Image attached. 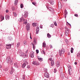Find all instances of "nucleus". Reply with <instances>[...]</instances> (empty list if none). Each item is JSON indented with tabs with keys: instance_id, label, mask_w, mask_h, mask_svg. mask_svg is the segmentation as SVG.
<instances>
[{
	"instance_id": "obj_46",
	"label": "nucleus",
	"mask_w": 80,
	"mask_h": 80,
	"mask_svg": "<svg viewBox=\"0 0 80 80\" xmlns=\"http://www.w3.org/2000/svg\"><path fill=\"white\" fill-rule=\"evenodd\" d=\"M49 9L50 10H52V8L51 7H49Z\"/></svg>"
},
{
	"instance_id": "obj_7",
	"label": "nucleus",
	"mask_w": 80,
	"mask_h": 80,
	"mask_svg": "<svg viewBox=\"0 0 80 80\" xmlns=\"http://www.w3.org/2000/svg\"><path fill=\"white\" fill-rule=\"evenodd\" d=\"M69 30H66L65 31V35L66 36H68V34H69Z\"/></svg>"
},
{
	"instance_id": "obj_57",
	"label": "nucleus",
	"mask_w": 80,
	"mask_h": 80,
	"mask_svg": "<svg viewBox=\"0 0 80 80\" xmlns=\"http://www.w3.org/2000/svg\"><path fill=\"white\" fill-rule=\"evenodd\" d=\"M65 40L66 42H68V40L67 39H65Z\"/></svg>"
},
{
	"instance_id": "obj_60",
	"label": "nucleus",
	"mask_w": 80,
	"mask_h": 80,
	"mask_svg": "<svg viewBox=\"0 0 80 80\" xmlns=\"http://www.w3.org/2000/svg\"><path fill=\"white\" fill-rule=\"evenodd\" d=\"M42 51H43V53L44 54H45V52H44V51L43 50Z\"/></svg>"
},
{
	"instance_id": "obj_24",
	"label": "nucleus",
	"mask_w": 80,
	"mask_h": 80,
	"mask_svg": "<svg viewBox=\"0 0 80 80\" xmlns=\"http://www.w3.org/2000/svg\"><path fill=\"white\" fill-rule=\"evenodd\" d=\"M47 37L49 38H51V35L49 33H48L47 34Z\"/></svg>"
},
{
	"instance_id": "obj_30",
	"label": "nucleus",
	"mask_w": 80,
	"mask_h": 80,
	"mask_svg": "<svg viewBox=\"0 0 80 80\" xmlns=\"http://www.w3.org/2000/svg\"><path fill=\"white\" fill-rule=\"evenodd\" d=\"M60 63H58V62H57L56 64V65L57 67H58L59 66H60Z\"/></svg>"
},
{
	"instance_id": "obj_38",
	"label": "nucleus",
	"mask_w": 80,
	"mask_h": 80,
	"mask_svg": "<svg viewBox=\"0 0 80 80\" xmlns=\"http://www.w3.org/2000/svg\"><path fill=\"white\" fill-rule=\"evenodd\" d=\"M50 27L53 28V27H54V25H53V24H52L50 25Z\"/></svg>"
},
{
	"instance_id": "obj_40",
	"label": "nucleus",
	"mask_w": 80,
	"mask_h": 80,
	"mask_svg": "<svg viewBox=\"0 0 80 80\" xmlns=\"http://www.w3.org/2000/svg\"><path fill=\"white\" fill-rule=\"evenodd\" d=\"M9 40H10V41H11L12 40V37H9Z\"/></svg>"
},
{
	"instance_id": "obj_56",
	"label": "nucleus",
	"mask_w": 80,
	"mask_h": 80,
	"mask_svg": "<svg viewBox=\"0 0 80 80\" xmlns=\"http://www.w3.org/2000/svg\"><path fill=\"white\" fill-rule=\"evenodd\" d=\"M67 23L69 25H71V24H70V23H69L68 22H67Z\"/></svg>"
},
{
	"instance_id": "obj_41",
	"label": "nucleus",
	"mask_w": 80,
	"mask_h": 80,
	"mask_svg": "<svg viewBox=\"0 0 80 80\" xmlns=\"http://www.w3.org/2000/svg\"><path fill=\"white\" fill-rule=\"evenodd\" d=\"M65 30H68V28H67V27H65Z\"/></svg>"
},
{
	"instance_id": "obj_39",
	"label": "nucleus",
	"mask_w": 80,
	"mask_h": 80,
	"mask_svg": "<svg viewBox=\"0 0 80 80\" xmlns=\"http://www.w3.org/2000/svg\"><path fill=\"white\" fill-rule=\"evenodd\" d=\"M44 71H45V72H47V71H48L47 69L46 68H44Z\"/></svg>"
},
{
	"instance_id": "obj_5",
	"label": "nucleus",
	"mask_w": 80,
	"mask_h": 80,
	"mask_svg": "<svg viewBox=\"0 0 80 80\" xmlns=\"http://www.w3.org/2000/svg\"><path fill=\"white\" fill-rule=\"evenodd\" d=\"M32 64L35 65H39L40 63L37 61H33L32 62Z\"/></svg>"
},
{
	"instance_id": "obj_13",
	"label": "nucleus",
	"mask_w": 80,
	"mask_h": 80,
	"mask_svg": "<svg viewBox=\"0 0 80 80\" xmlns=\"http://www.w3.org/2000/svg\"><path fill=\"white\" fill-rule=\"evenodd\" d=\"M68 14V12H67V10H65V11L64 12L65 18H66V17H67V16Z\"/></svg>"
},
{
	"instance_id": "obj_34",
	"label": "nucleus",
	"mask_w": 80,
	"mask_h": 80,
	"mask_svg": "<svg viewBox=\"0 0 80 80\" xmlns=\"http://www.w3.org/2000/svg\"><path fill=\"white\" fill-rule=\"evenodd\" d=\"M80 53H78L77 54V57H80Z\"/></svg>"
},
{
	"instance_id": "obj_27",
	"label": "nucleus",
	"mask_w": 80,
	"mask_h": 80,
	"mask_svg": "<svg viewBox=\"0 0 80 80\" xmlns=\"http://www.w3.org/2000/svg\"><path fill=\"white\" fill-rule=\"evenodd\" d=\"M4 20V16H1V20L0 21V22H2V20Z\"/></svg>"
},
{
	"instance_id": "obj_3",
	"label": "nucleus",
	"mask_w": 80,
	"mask_h": 80,
	"mask_svg": "<svg viewBox=\"0 0 80 80\" xmlns=\"http://www.w3.org/2000/svg\"><path fill=\"white\" fill-rule=\"evenodd\" d=\"M65 52V49H62L61 50H59V53L60 56H62V54H63Z\"/></svg>"
},
{
	"instance_id": "obj_1",
	"label": "nucleus",
	"mask_w": 80,
	"mask_h": 80,
	"mask_svg": "<svg viewBox=\"0 0 80 80\" xmlns=\"http://www.w3.org/2000/svg\"><path fill=\"white\" fill-rule=\"evenodd\" d=\"M7 63H9L10 65H12L13 64V61L12 60H10V57L9 56L7 58Z\"/></svg>"
},
{
	"instance_id": "obj_15",
	"label": "nucleus",
	"mask_w": 80,
	"mask_h": 80,
	"mask_svg": "<svg viewBox=\"0 0 80 80\" xmlns=\"http://www.w3.org/2000/svg\"><path fill=\"white\" fill-rule=\"evenodd\" d=\"M49 3L51 4V5H53L54 4V1L53 0H51L49 1Z\"/></svg>"
},
{
	"instance_id": "obj_36",
	"label": "nucleus",
	"mask_w": 80,
	"mask_h": 80,
	"mask_svg": "<svg viewBox=\"0 0 80 80\" xmlns=\"http://www.w3.org/2000/svg\"><path fill=\"white\" fill-rule=\"evenodd\" d=\"M36 42H37V40H36V39H34L33 42L35 44H36Z\"/></svg>"
},
{
	"instance_id": "obj_22",
	"label": "nucleus",
	"mask_w": 80,
	"mask_h": 80,
	"mask_svg": "<svg viewBox=\"0 0 80 80\" xmlns=\"http://www.w3.org/2000/svg\"><path fill=\"white\" fill-rule=\"evenodd\" d=\"M32 26H33V27H37V24L33 23H32Z\"/></svg>"
},
{
	"instance_id": "obj_58",
	"label": "nucleus",
	"mask_w": 80,
	"mask_h": 80,
	"mask_svg": "<svg viewBox=\"0 0 80 80\" xmlns=\"http://www.w3.org/2000/svg\"><path fill=\"white\" fill-rule=\"evenodd\" d=\"M74 64H75V65H77V62H74Z\"/></svg>"
},
{
	"instance_id": "obj_6",
	"label": "nucleus",
	"mask_w": 80,
	"mask_h": 80,
	"mask_svg": "<svg viewBox=\"0 0 80 80\" xmlns=\"http://www.w3.org/2000/svg\"><path fill=\"white\" fill-rule=\"evenodd\" d=\"M6 48L7 49H9V48H11V47L12 46L11 44H7L6 45Z\"/></svg>"
},
{
	"instance_id": "obj_32",
	"label": "nucleus",
	"mask_w": 80,
	"mask_h": 80,
	"mask_svg": "<svg viewBox=\"0 0 80 80\" xmlns=\"http://www.w3.org/2000/svg\"><path fill=\"white\" fill-rule=\"evenodd\" d=\"M73 48H71V53H73Z\"/></svg>"
},
{
	"instance_id": "obj_49",
	"label": "nucleus",
	"mask_w": 80,
	"mask_h": 80,
	"mask_svg": "<svg viewBox=\"0 0 80 80\" xmlns=\"http://www.w3.org/2000/svg\"><path fill=\"white\" fill-rule=\"evenodd\" d=\"M27 68H30V66L29 65L27 67Z\"/></svg>"
},
{
	"instance_id": "obj_62",
	"label": "nucleus",
	"mask_w": 80,
	"mask_h": 80,
	"mask_svg": "<svg viewBox=\"0 0 80 80\" xmlns=\"http://www.w3.org/2000/svg\"><path fill=\"white\" fill-rule=\"evenodd\" d=\"M2 68V66L0 64V68Z\"/></svg>"
},
{
	"instance_id": "obj_8",
	"label": "nucleus",
	"mask_w": 80,
	"mask_h": 80,
	"mask_svg": "<svg viewBox=\"0 0 80 80\" xmlns=\"http://www.w3.org/2000/svg\"><path fill=\"white\" fill-rule=\"evenodd\" d=\"M28 13L27 11H25L24 12V17L25 18L26 17H28Z\"/></svg>"
},
{
	"instance_id": "obj_52",
	"label": "nucleus",
	"mask_w": 80,
	"mask_h": 80,
	"mask_svg": "<svg viewBox=\"0 0 80 80\" xmlns=\"http://www.w3.org/2000/svg\"><path fill=\"white\" fill-rule=\"evenodd\" d=\"M30 38L31 39H32V38L31 37V33H30Z\"/></svg>"
},
{
	"instance_id": "obj_59",
	"label": "nucleus",
	"mask_w": 80,
	"mask_h": 80,
	"mask_svg": "<svg viewBox=\"0 0 80 80\" xmlns=\"http://www.w3.org/2000/svg\"><path fill=\"white\" fill-rule=\"evenodd\" d=\"M70 71L68 72H69V75H71V73H70Z\"/></svg>"
},
{
	"instance_id": "obj_31",
	"label": "nucleus",
	"mask_w": 80,
	"mask_h": 80,
	"mask_svg": "<svg viewBox=\"0 0 80 80\" xmlns=\"http://www.w3.org/2000/svg\"><path fill=\"white\" fill-rule=\"evenodd\" d=\"M20 42H18L17 44V48H18V47H19V46H20Z\"/></svg>"
},
{
	"instance_id": "obj_28",
	"label": "nucleus",
	"mask_w": 80,
	"mask_h": 80,
	"mask_svg": "<svg viewBox=\"0 0 80 80\" xmlns=\"http://www.w3.org/2000/svg\"><path fill=\"white\" fill-rule=\"evenodd\" d=\"M27 41H24L23 42V43L24 45H27Z\"/></svg>"
},
{
	"instance_id": "obj_9",
	"label": "nucleus",
	"mask_w": 80,
	"mask_h": 80,
	"mask_svg": "<svg viewBox=\"0 0 80 80\" xmlns=\"http://www.w3.org/2000/svg\"><path fill=\"white\" fill-rule=\"evenodd\" d=\"M25 20H26L24 19V18H20L19 19V21L20 22H23V21H25Z\"/></svg>"
},
{
	"instance_id": "obj_12",
	"label": "nucleus",
	"mask_w": 80,
	"mask_h": 80,
	"mask_svg": "<svg viewBox=\"0 0 80 80\" xmlns=\"http://www.w3.org/2000/svg\"><path fill=\"white\" fill-rule=\"evenodd\" d=\"M39 27L38 26L36 28V34H38V32H39Z\"/></svg>"
},
{
	"instance_id": "obj_47",
	"label": "nucleus",
	"mask_w": 80,
	"mask_h": 80,
	"mask_svg": "<svg viewBox=\"0 0 80 80\" xmlns=\"http://www.w3.org/2000/svg\"><path fill=\"white\" fill-rule=\"evenodd\" d=\"M50 47L51 48H53V47L52 46V45L51 44L50 45Z\"/></svg>"
},
{
	"instance_id": "obj_44",
	"label": "nucleus",
	"mask_w": 80,
	"mask_h": 80,
	"mask_svg": "<svg viewBox=\"0 0 80 80\" xmlns=\"http://www.w3.org/2000/svg\"><path fill=\"white\" fill-rule=\"evenodd\" d=\"M49 60L50 61H53L52 60V58H49L48 59V61H49Z\"/></svg>"
},
{
	"instance_id": "obj_25",
	"label": "nucleus",
	"mask_w": 80,
	"mask_h": 80,
	"mask_svg": "<svg viewBox=\"0 0 80 80\" xmlns=\"http://www.w3.org/2000/svg\"><path fill=\"white\" fill-rule=\"evenodd\" d=\"M34 53L33 52L32 54H31L30 56L32 58H33L34 57V54H33Z\"/></svg>"
},
{
	"instance_id": "obj_17",
	"label": "nucleus",
	"mask_w": 80,
	"mask_h": 80,
	"mask_svg": "<svg viewBox=\"0 0 80 80\" xmlns=\"http://www.w3.org/2000/svg\"><path fill=\"white\" fill-rule=\"evenodd\" d=\"M68 72H72V68H71V67L70 66L69 67H68Z\"/></svg>"
},
{
	"instance_id": "obj_14",
	"label": "nucleus",
	"mask_w": 80,
	"mask_h": 80,
	"mask_svg": "<svg viewBox=\"0 0 80 80\" xmlns=\"http://www.w3.org/2000/svg\"><path fill=\"white\" fill-rule=\"evenodd\" d=\"M14 66L16 68H18V64L17 62L15 63H14Z\"/></svg>"
},
{
	"instance_id": "obj_11",
	"label": "nucleus",
	"mask_w": 80,
	"mask_h": 80,
	"mask_svg": "<svg viewBox=\"0 0 80 80\" xmlns=\"http://www.w3.org/2000/svg\"><path fill=\"white\" fill-rule=\"evenodd\" d=\"M44 77H47V78H49V75H48V74L47 73V72H46L44 74Z\"/></svg>"
},
{
	"instance_id": "obj_55",
	"label": "nucleus",
	"mask_w": 80,
	"mask_h": 80,
	"mask_svg": "<svg viewBox=\"0 0 80 80\" xmlns=\"http://www.w3.org/2000/svg\"><path fill=\"white\" fill-rule=\"evenodd\" d=\"M40 28H42V25H41L40 26Z\"/></svg>"
},
{
	"instance_id": "obj_50",
	"label": "nucleus",
	"mask_w": 80,
	"mask_h": 80,
	"mask_svg": "<svg viewBox=\"0 0 80 80\" xmlns=\"http://www.w3.org/2000/svg\"><path fill=\"white\" fill-rule=\"evenodd\" d=\"M74 16H75V17H77L78 16V14H76L74 15Z\"/></svg>"
},
{
	"instance_id": "obj_37",
	"label": "nucleus",
	"mask_w": 80,
	"mask_h": 80,
	"mask_svg": "<svg viewBox=\"0 0 80 80\" xmlns=\"http://www.w3.org/2000/svg\"><path fill=\"white\" fill-rule=\"evenodd\" d=\"M20 7L21 8H23V4H21L20 5Z\"/></svg>"
},
{
	"instance_id": "obj_2",
	"label": "nucleus",
	"mask_w": 80,
	"mask_h": 80,
	"mask_svg": "<svg viewBox=\"0 0 80 80\" xmlns=\"http://www.w3.org/2000/svg\"><path fill=\"white\" fill-rule=\"evenodd\" d=\"M19 55L20 57H22L23 58H27L28 57L27 55L23 52H19Z\"/></svg>"
},
{
	"instance_id": "obj_18",
	"label": "nucleus",
	"mask_w": 80,
	"mask_h": 80,
	"mask_svg": "<svg viewBox=\"0 0 80 80\" xmlns=\"http://www.w3.org/2000/svg\"><path fill=\"white\" fill-rule=\"evenodd\" d=\"M42 47L45 48L46 47V43L45 42H43L42 43Z\"/></svg>"
},
{
	"instance_id": "obj_19",
	"label": "nucleus",
	"mask_w": 80,
	"mask_h": 80,
	"mask_svg": "<svg viewBox=\"0 0 80 80\" xmlns=\"http://www.w3.org/2000/svg\"><path fill=\"white\" fill-rule=\"evenodd\" d=\"M54 65V61H52L51 62V65L52 66H53Z\"/></svg>"
},
{
	"instance_id": "obj_54",
	"label": "nucleus",
	"mask_w": 80,
	"mask_h": 80,
	"mask_svg": "<svg viewBox=\"0 0 80 80\" xmlns=\"http://www.w3.org/2000/svg\"><path fill=\"white\" fill-rule=\"evenodd\" d=\"M24 23L25 24V25L27 24V22H24Z\"/></svg>"
},
{
	"instance_id": "obj_33",
	"label": "nucleus",
	"mask_w": 80,
	"mask_h": 80,
	"mask_svg": "<svg viewBox=\"0 0 80 80\" xmlns=\"http://www.w3.org/2000/svg\"><path fill=\"white\" fill-rule=\"evenodd\" d=\"M60 72H63V68H60Z\"/></svg>"
},
{
	"instance_id": "obj_51",
	"label": "nucleus",
	"mask_w": 80,
	"mask_h": 80,
	"mask_svg": "<svg viewBox=\"0 0 80 80\" xmlns=\"http://www.w3.org/2000/svg\"><path fill=\"white\" fill-rule=\"evenodd\" d=\"M12 10H15V8H13L12 9Z\"/></svg>"
},
{
	"instance_id": "obj_64",
	"label": "nucleus",
	"mask_w": 80,
	"mask_h": 80,
	"mask_svg": "<svg viewBox=\"0 0 80 80\" xmlns=\"http://www.w3.org/2000/svg\"><path fill=\"white\" fill-rule=\"evenodd\" d=\"M1 49V48L0 47V50Z\"/></svg>"
},
{
	"instance_id": "obj_10",
	"label": "nucleus",
	"mask_w": 80,
	"mask_h": 80,
	"mask_svg": "<svg viewBox=\"0 0 80 80\" xmlns=\"http://www.w3.org/2000/svg\"><path fill=\"white\" fill-rule=\"evenodd\" d=\"M15 72V70L13 68H12L11 70L10 71V73L11 75L13 74V72Z\"/></svg>"
},
{
	"instance_id": "obj_23",
	"label": "nucleus",
	"mask_w": 80,
	"mask_h": 80,
	"mask_svg": "<svg viewBox=\"0 0 80 80\" xmlns=\"http://www.w3.org/2000/svg\"><path fill=\"white\" fill-rule=\"evenodd\" d=\"M23 62L24 63H25V64H28V62H27V60L25 59L24 60Z\"/></svg>"
},
{
	"instance_id": "obj_29",
	"label": "nucleus",
	"mask_w": 80,
	"mask_h": 80,
	"mask_svg": "<svg viewBox=\"0 0 80 80\" xmlns=\"http://www.w3.org/2000/svg\"><path fill=\"white\" fill-rule=\"evenodd\" d=\"M38 59L39 61H40V62H42V61H43V58H38Z\"/></svg>"
},
{
	"instance_id": "obj_48",
	"label": "nucleus",
	"mask_w": 80,
	"mask_h": 80,
	"mask_svg": "<svg viewBox=\"0 0 80 80\" xmlns=\"http://www.w3.org/2000/svg\"><path fill=\"white\" fill-rule=\"evenodd\" d=\"M57 72V70H56V69H54V73H55V72Z\"/></svg>"
},
{
	"instance_id": "obj_63",
	"label": "nucleus",
	"mask_w": 80,
	"mask_h": 80,
	"mask_svg": "<svg viewBox=\"0 0 80 80\" xmlns=\"http://www.w3.org/2000/svg\"><path fill=\"white\" fill-rule=\"evenodd\" d=\"M28 52V50H27L26 52L27 53V52Z\"/></svg>"
},
{
	"instance_id": "obj_26",
	"label": "nucleus",
	"mask_w": 80,
	"mask_h": 80,
	"mask_svg": "<svg viewBox=\"0 0 80 80\" xmlns=\"http://www.w3.org/2000/svg\"><path fill=\"white\" fill-rule=\"evenodd\" d=\"M26 66V64L25 63H23V64L22 67V68H25V66Z\"/></svg>"
},
{
	"instance_id": "obj_45",
	"label": "nucleus",
	"mask_w": 80,
	"mask_h": 80,
	"mask_svg": "<svg viewBox=\"0 0 80 80\" xmlns=\"http://www.w3.org/2000/svg\"><path fill=\"white\" fill-rule=\"evenodd\" d=\"M32 4L34 5H36V3H35L34 2H32Z\"/></svg>"
},
{
	"instance_id": "obj_21",
	"label": "nucleus",
	"mask_w": 80,
	"mask_h": 80,
	"mask_svg": "<svg viewBox=\"0 0 80 80\" xmlns=\"http://www.w3.org/2000/svg\"><path fill=\"white\" fill-rule=\"evenodd\" d=\"M18 3V0H15V2H14V5H17Z\"/></svg>"
},
{
	"instance_id": "obj_43",
	"label": "nucleus",
	"mask_w": 80,
	"mask_h": 80,
	"mask_svg": "<svg viewBox=\"0 0 80 80\" xmlns=\"http://www.w3.org/2000/svg\"><path fill=\"white\" fill-rule=\"evenodd\" d=\"M36 52H37V53H38L39 52V51H38V50L37 49L36 50Z\"/></svg>"
},
{
	"instance_id": "obj_53",
	"label": "nucleus",
	"mask_w": 80,
	"mask_h": 80,
	"mask_svg": "<svg viewBox=\"0 0 80 80\" xmlns=\"http://www.w3.org/2000/svg\"><path fill=\"white\" fill-rule=\"evenodd\" d=\"M6 13H8V10H6Z\"/></svg>"
},
{
	"instance_id": "obj_20",
	"label": "nucleus",
	"mask_w": 80,
	"mask_h": 80,
	"mask_svg": "<svg viewBox=\"0 0 80 80\" xmlns=\"http://www.w3.org/2000/svg\"><path fill=\"white\" fill-rule=\"evenodd\" d=\"M31 43L32 45L33 50H35V46L34 44H33V42Z\"/></svg>"
},
{
	"instance_id": "obj_16",
	"label": "nucleus",
	"mask_w": 80,
	"mask_h": 80,
	"mask_svg": "<svg viewBox=\"0 0 80 80\" xmlns=\"http://www.w3.org/2000/svg\"><path fill=\"white\" fill-rule=\"evenodd\" d=\"M6 19L7 20H9V18H10V16L8 15H6Z\"/></svg>"
},
{
	"instance_id": "obj_4",
	"label": "nucleus",
	"mask_w": 80,
	"mask_h": 80,
	"mask_svg": "<svg viewBox=\"0 0 80 80\" xmlns=\"http://www.w3.org/2000/svg\"><path fill=\"white\" fill-rule=\"evenodd\" d=\"M26 29L28 31L30 29V23H28L26 25Z\"/></svg>"
},
{
	"instance_id": "obj_35",
	"label": "nucleus",
	"mask_w": 80,
	"mask_h": 80,
	"mask_svg": "<svg viewBox=\"0 0 80 80\" xmlns=\"http://www.w3.org/2000/svg\"><path fill=\"white\" fill-rule=\"evenodd\" d=\"M54 25H55V26H57V22H56V21H55L54 22Z\"/></svg>"
},
{
	"instance_id": "obj_61",
	"label": "nucleus",
	"mask_w": 80,
	"mask_h": 80,
	"mask_svg": "<svg viewBox=\"0 0 80 80\" xmlns=\"http://www.w3.org/2000/svg\"><path fill=\"white\" fill-rule=\"evenodd\" d=\"M63 1H64V2H67V0H63Z\"/></svg>"
},
{
	"instance_id": "obj_42",
	"label": "nucleus",
	"mask_w": 80,
	"mask_h": 80,
	"mask_svg": "<svg viewBox=\"0 0 80 80\" xmlns=\"http://www.w3.org/2000/svg\"><path fill=\"white\" fill-rule=\"evenodd\" d=\"M13 14L14 16H15V17H16V16H17V13H16V12H14Z\"/></svg>"
}]
</instances>
